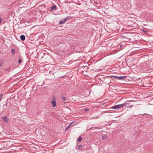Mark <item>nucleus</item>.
Instances as JSON below:
<instances>
[{
  "instance_id": "1",
  "label": "nucleus",
  "mask_w": 153,
  "mask_h": 153,
  "mask_svg": "<svg viewBox=\"0 0 153 153\" xmlns=\"http://www.w3.org/2000/svg\"><path fill=\"white\" fill-rule=\"evenodd\" d=\"M112 78L113 79H118L120 80H124L125 79L126 76H111Z\"/></svg>"
},
{
  "instance_id": "2",
  "label": "nucleus",
  "mask_w": 153,
  "mask_h": 153,
  "mask_svg": "<svg viewBox=\"0 0 153 153\" xmlns=\"http://www.w3.org/2000/svg\"><path fill=\"white\" fill-rule=\"evenodd\" d=\"M51 102L52 106L53 107H56V99L55 97H53Z\"/></svg>"
},
{
  "instance_id": "3",
  "label": "nucleus",
  "mask_w": 153,
  "mask_h": 153,
  "mask_svg": "<svg viewBox=\"0 0 153 153\" xmlns=\"http://www.w3.org/2000/svg\"><path fill=\"white\" fill-rule=\"evenodd\" d=\"M124 104H120V105H117L114 106L113 107H112L111 108L113 109H118L120 108L121 107H122L123 106V105Z\"/></svg>"
},
{
  "instance_id": "4",
  "label": "nucleus",
  "mask_w": 153,
  "mask_h": 153,
  "mask_svg": "<svg viewBox=\"0 0 153 153\" xmlns=\"http://www.w3.org/2000/svg\"><path fill=\"white\" fill-rule=\"evenodd\" d=\"M73 18V17L71 16H67L66 18H65V19H64V21H65L66 22L70 19H72Z\"/></svg>"
},
{
  "instance_id": "5",
  "label": "nucleus",
  "mask_w": 153,
  "mask_h": 153,
  "mask_svg": "<svg viewBox=\"0 0 153 153\" xmlns=\"http://www.w3.org/2000/svg\"><path fill=\"white\" fill-rule=\"evenodd\" d=\"M57 9V8L55 4H54L53 5L51 8V10L52 11H53V10H56Z\"/></svg>"
},
{
  "instance_id": "6",
  "label": "nucleus",
  "mask_w": 153,
  "mask_h": 153,
  "mask_svg": "<svg viewBox=\"0 0 153 153\" xmlns=\"http://www.w3.org/2000/svg\"><path fill=\"white\" fill-rule=\"evenodd\" d=\"M3 120L6 122H7L9 120V119L6 117H3Z\"/></svg>"
},
{
  "instance_id": "7",
  "label": "nucleus",
  "mask_w": 153,
  "mask_h": 153,
  "mask_svg": "<svg viewBox=\"0 0 153 153\" xmlns=\"http://www.w3.org/2000/svg\"><path fill=\"white\" fill-rule=\"evenodd\" d=\"M25 36L24 35H22L20 36V39L21 40L23 41L25 40Z\"/></svg>"
},
{
  "instance_id": "8",
  "label": "nucleus",
  "mask_w": 153,
  "mask_h": 153,
  "mask_svg": "<svg viewBox=\"0 0 153 153\" xmlns=\"http://www.w3.org/2000/svg\"><path fill=\"white\" fill-rule=\"evenodd\" d=\"M74 123L73 122H72L70 123L69 126L67 127V128L68 129V128L71 127H72L73 126V124H74Z\"/></svg>"
},
{
  "instance_id": "9",
  "label": "nucleus",
  "mask_w": 153,
  "mask_h": 153,
  "mask_svg": "<svg viewBox=\"0 0 153 153\" xmlns=\"http://www.w3.org/2000/svg\"><path fill=\"white\" fill-rule=\"evenodd\" d=\"M66 22L64 21V19L63 20H61L59 22V24H62L65 23Z\"/></svg>"
},
{
  "instance_id": "10",
  "label": "nucleus",
  "mask_w": 153,
  "mask_h": 153,
  "mask_svg": "<svg viewBox=\"0 0 153 153\" xmlns=\"http://www.w3.org/2000/svg\"><path fill=\"white\" fill-rule=\"evenodd\" d=\"M107 138V136L106 135H104V136H103L102 137V139L103 140H105V139H106Z\"/></svg>"
},
{
  "instance_id": "11",
  "label": "nucleus",
  "mask_w": 153,
  "mask_h": 153,
  "mask_svg": "<svg viewBox=\"0 0 153 153\" xmlns=\"http://www.w3.org/2000/svg\"><path fill=\"white\" fill-rule=\"evenodd\" d=\"M82 140V138L81 137H79L78 138V141L79 142H80Z\"/></svg>"
},
{
  "instance_id": "12",
  "label": "nucleus",
  "mask_w": 153,
  "mask_h": 153,
  "mask_svg": "<svg viewBox=\"0 0 153 153\" xmlns=\"http://www.w3.org/2000/svg\"><path fill=\"white\" fill-rule=\"evenodd\" d=\"M11 52L13 53V54L15 52V50L14 49H12V50H11Z\"/></svg>"
},
{
  "instance_id": "13",
  "label": "nucleus",
  "mask_w": 153,
  "mask_h": 153,
  "mask_svg": "<svg viewBox=\"0 0 153 153\" xmlns=\"http://www.w3.org/2000/svg\"><path fill=\"white\" fill-rule=\"evenodd\" d=\"M22 62V60L21 59H19L18 61V62L19 63H20Z\"/></svg>"
},
{
  "instance_id": "14",
  "label": "nucleus",
  "mask_w": 153,
  "mask_h": 153,
  "mask_svg": "<svg viewBox=\"0 0 153 153\" xmlns=\"http://www.w3.org/2000/svg\"><path fill=\"white\" fill-rule=\"evenodd\" d=\"M143 31L144 33H146L147 31H146L145 29H143Z\"/></svg>"
},
{
  "instance_id": "15",
  "label": "nucleus",
  "mask_w": 153,
  "mask_h": 153,
  "mask_svg": "<svg viewBox=\"0 0 153 153\" xmlns=\"http://www.w3.org/2000/svg\"><path fill=\"white\" fill-rule=\"evenodd\" d=\"M89 110V109L88 108H85V111H88Z\"/></svg>"
},
{
  "instance_id": "16",
  "label": "nucleus",
  "mask_w": 153,
  "mask_h": 153,
  "mask_svg": "<svg viewBox=\"0 0 153 153\" xmlns=\"http://www.w3.org/2000/svg\"><path fill=\"white\" fill-rule=\"evenodd\" d=\"M78 147L79 149H81L82 147V146L81 145H79V146Z\"/></svg>"
},
{
  "instance_id": "17",
  "label": "nucleus",
  "mask_w": 153,
  "mask_h": 153,
  "mask_svg": "<svg viewBox=\"0 0 153 153\" xmlns=\"http://www.w3.org/2000/svg\"><path fill=\"white\" fill-rule=\"evenodd\" d=\"M65 97H62V99L63 100H65Z\"/></svg>"
},
{
  "instance_id": "18",
  "label": "nucleus",
  "mask_w": 153,
  "mask_h": 153,
  "mask_svg": "<svg viewBox=\"0 0 153 153\" xmlns=\"http://www.w3.org/2000/svg\"><path fill=\"white\" fill-rule=\"evenodd\" d=\"M1 18H0V23L1 22Z\"/></svg>"
},
{
  "instance_id": "19",
  "label": "nucleus",
  "mask_w": 153,
  "mask_h": 153,
  "mask_svg": "<svg viewBox=\"0 0 153 153\" xmlns=\"http://www.w3.org/2000/svg\"><path fill=\"white\" fill-rule=\"evenodd\" d=\"M2 65V64H1V63H0V67Z\"/></svg>"
}]
</instances>
